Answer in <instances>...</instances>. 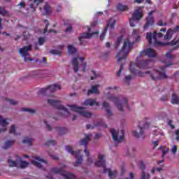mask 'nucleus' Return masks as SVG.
Returning <instances> with one entry per match:
<instances>
[{
	"label": "nucleus",
	"instance_id": "nucleus-49",
	"mask_svg": "<svg viewBox=\"0 0 179 179\" xmlns=\"http://www.w3.org/2000/svg\"><path fill=\"white\" fill-rule=\"evenodd\" d=\"M94 127H103L104 128H107V124H104V122L101 121L97 124H94Z\"/></svg>",
	"mask_w": 179,
	"mask_h": 179
},
{
	"label": "nucleus",
	"instance_id": "nucleus-6",
	"mask_svg": "<svg viewBox=\"0 0 179 179\" xmlns=\"http://www.w3.org/2000/svg\"><path fill=\"white\" fill-rule=\"evenodd\" d=\"M65 149L66 151L68 152V153H70V155L76 157V161L74 163L75 167L80 166L81 163H83V157L82 156V155H80V152L82 151L80 150H78V151H73V148H72V146L71 145H66Z\"/></svg>",
	"mask_w": 179,
	"mask_h": 179
},
{
	"label": "nucleus",
	"instance_id": "nucleus-16",
	"mask_svg": "<svg viewBox=\"0 0 179 179\" xmlns=\"http://www.w3.org/2000/svg\"><path fill=\"white\" fill-rule=\"evenodd\" d=\"M31 162L34 164V166H36V167H38V169H41V167H43V163L46 164L47 161L41 159L38 156H35L32 157Z\"/></svg>",
	"mask_w": 179,
	"mask_h": 179
},
{
	"label": "nucleus",
	"instance_id": "nucleus-53",
	"mask_svg": "<svg viewBox=\"0 0 179 179\" xmlns=\"http://www.w3.org/2000/svg\"><path fill=\"white\" fill-rule=\"evenodd\" d=\"M36 62H38V64H46L47 63V60L45 59V57H43L42 61L40 60V59H38L36 60Z\"/></svg>",
	"mask_w": 179,
	"mask_h": 179
},
{
	"label": "nucleus",
	"instance_id": "nucleus-23",
	"mask_svg": "<svg viewBox=\"0 0 179 179\" xmlns=\"http://www.w3.org/2000/svg\"><path fill=\"white\" fill-rule=\"evenodd\" d=\"M99 32H94L93 34L87 33V32H84L81 34V36L79 37V41L80 43L83 41V40L86 38H92V36L93 34H97Z\"/></svg>",
	"mask_w": 179,
	"mask_h": 179
},
{
	"label": "nucleus",
	"instance_id": "nucleus-10",
	"mask_svg": "<svg viewBox=\"0 0 179 179\" xmlns=\"http://www.w3.org/2000/svg\"><path fill=\"white\" fill-rule=\"evenodd\" d=\"M110 132L112 135V138L115 142V146H117V143H120V142H122V139H124V130H121L120 131L115 129H110Z\"/></svg>",
	"mask_w": 179,
	"mask_h": 179
},
{
	"label": "nucleus",
	"instance_id": "nucleus-25",
	"mask_svg": "<svg viewBox=\"0 0 179 179\" xmlns=\"http://www.w3.org/2000/svg\"><path fill=\"white\" fill-rule=\"evenodd\" d=\"M72 65L73 66L74 72L77 73L79 71V62H78V58L74 57L71 60Z\"/></svg>",
	"mask_w": 179,
	"mask_h": 179
},
{
	"label": "nucleus",
	"instance_id": "nucleus-54",
	"mask_svg": "<svg viewBox=\"0 0 179 179\" xmlns=\"http://www.w3.org/2000/svg\"><path fill=\"white\" fill-rule=\"evenodd\" d=\"M45 43V39L44 38H38V44L39 45H43Z\"/></svg>",
	"mask_w": 179,
	"mask_h": 179
},
{
	"label": "nucleus",
	"instance_id": "nucleus-55",
	"mask_svg": "<svg viewBox=\"0 0 179 179\" xmlns=\"http://www.w3.org/2000/svg\"><path fill=\"white\" fill-rule=\"evenodd\" d=\"M167 24H169V23L167 22H164L162 20H159L158 22V26H161V27H163V26H167Z\"/></svg>",
	"mask_w": 179,
	"mask_h": 179
},
{
	"label": "nucleus",
	"instance_id": "nucleus-43",
	"mask_svg": "<svg viewBox=\"0 0 179 179\" xmlns=\"http://www.w3.org/2000/svg\"><path fill=\"white\" fill-rule=\"evenodd\" d=\"M0 15H2V16H9V14L8 13V11L5 10V8L0 6Z\"/></svg>",
	"mask_w": 179,
	"mask_h": 179
},
{
	"label": "nucleus",
	"instance_id": "nucleus-12",
	"mask_svg": "<svg viewBox=\"0 0 179 179\" xmlns=\"http://www.w3.org/2000/svg\"><path fill=\"white\" fill-rule=\"evenodd\" d=\"M163 36V34L162 33H153L152 34V33H147V36H146V38L149 43V44H152V38H153V41H154V44L155 45H163V44H162L161 42H159L157 41V38H160V37H162Z\"/></svg>",
	"mask_w": 179,
	"mask_h": 179
},
{
	"label": "nucleus",
	"instance_id": "nucleus-36",
	"mask_svg": "<svg viewBox=\"0 0 179 179\" xmlns=\"http://www.w3.org/2000/svg\"><path fill=\"white\" fill-rule=\"evenodd\" d=\"M150 174L145 172V169H143L141 179H150Z\"/></svg>",
	"mask_w": 179,
	"mask_h": 179
},
{
	"label": "nucleus",
	"instance_id": "nucleus-13",
	"mask_svg": "<svg viewBox=\"0 0 179 179\" xmlns=\"http://www.w3.org/2000/svg\"><path fill=\"white\" fill-rule=\"evenodd\" d=\"M30 51H31V45L24 46L19 49V52L20 55L23 57L24 61H25V62H27V61H33V59H30V57L29 56V52H30Z\"/></svg>",
	"mask_w": 179,
	"mask_h": 179
},
{
	"label": "nucleus",
	"instance_id": "nucleus-2",
	"mask_svg": "<svg viewBox=\"0 0 179 179\" xmlns=\"http://www.w3.org/2000/svg\"><path fill=\"white\" fill-rule=\"evenodd\" d=\"M107 100L114 103L119 111H124V107H128V99L125 96H115L113 94H109L106 96Z\"/></svg>",
	"mask_w": 179,
	"mask_h": 179
},
{
	"label": "nucleus",
	"instance_id": "nucleus-24",
	"mask_svg": "<svg viewBox=\"0 0 179 179\" xmlns=\"http://www.w3.org/2000/svg\"><path fill=\"white\" fill-rule=\"evenodd\" d=\"M143 54H145V55H147V57H156V52L155 51V50L152 48L146 49L143 50Z\"/></svg>",
	"mask_w": 179,
	"mask_h": 179
},
{
	"label": "nucleus",
	"instance_id": "nucleus-26",
	"mask_svg": "<svg viewBox=\"0 0 179 179\" xmlns=\"http://www.w3.org/2000/svg\"><path fill=\"white\" fill-rule=\"evenodd\" d=\"M83 106H99V103L93 99H90L84 101Z\"/></svg>",
	"mask_w": 179,
	"mask_h": 179
},
{
	"label": "nucleus",
	"instance_id": "nucleus-37",
	"mask_svg": "<svg viewBox=\"0 0 179 179\" xmlns=\"http://www.w3.org/2000/svg\"><path fill=\"white\" fill-rule=\"evenodd\" d=\"M170 45H176L177 47L173 48V50H177L179 47V38L178 39H174L173 41L169 43Z\"/></svg>",
	"mask_w": 179,
	"mask_h": 179
},
{
	"label": "nucleus",
	"instance_id": "nucleus-59",
	"mask_svg": "<svg viewBox=\"0 0 179 179\" xmlns=\"http://www.w3.org/2000/svg\"><path fill=\"white\" fill-rule=\"evenodd\" d=\"M122 69H124V66H122V64H121L120 69L117 73V76H121V73L122 72Z\"/></svg>",
	"mask_w": 179,
	"mask_h": 179
},
{
	"label": "nucleus",
	"instance_id": "nucleus-18",
	"mask_svg": "<svg viewBox=\"0 0 179 179\" xmlns=\"http://www.w3.org/2000/svg\"><path fill=\"white\" fill-rule=\"evenodd\" d=\"M132 135L134 138H145L146 136L145 134V127H138L136 130L133 131Z\"/></svg>",
	"mask_w": 179,
	"mask_h": 179
},
{
	"label": "nucleus",
	"instance_id": "nucleus-27",
	"mask_svg": "<svg viewBox=\"0 0 179 179\" xmlns=\"http://www.w3.org/2000/svg\"><path fill=\"white\" fill-rule=\"evenodd\" d=\"M16 129H17V126H16V124H12L9 131L10 134L14 135V136H17L20 135V133L17 132Z\"/></svg>",
	"mask_w": 179,
	"mask_h": 179
},
{
	"label": "nucleus",
	"instance_id": "nucleus-11",
	"mask_svg": "<svg viewBox=\"0 0 179 179\" xmlns=\"http://www.w3.org/2000/svg\"><path fill=\"white\" fill-rule=\"evenodd\" d=\"M61 90L62 87L61 85L59 84H54L53 85H49L46 88H41L38 94H47V96H50L48 93H55V90Z\"/></svg>",
	"mask_w": 179,
	"mask_h": 179
},
{
	"label": "nucleus",
	"instance_id": "nucleus-57",
	"mask_svg": "<svg viewBox=\"0 0 179 179\" xmlns=\"http://www.w3.org/2000/svg\"><path fill=\"white\" fill-rule=\"evenodd\" d=\"M125 179H136V178H135V176H134V173L131 172L129 174V177H126Z\"/></svg>",
	"mask_w": 179,
	"mask_h": 179
},
{
	"label": "nucleus",
	"instance_id": "nucleus-48",
	"mask_svg": "<svg viewBox=\"0 0 179 179\" xmlns=\"http://www.w3.org/2000/svg\"><path fill=\"white\" fill-rule=\"evenodd\" d=\"M56 142L54 140H50L48 141L45 143L46 146H54L55 145H56Z\"/></svg>",
	"mask_w": 179,
	"mask_h": 179
},
{
	"label": "nucleus",
	"instance_id": "nucleus-47",
	"mask_svg": "<svg viewBox=\"0 0 179 179\" xmlns=\"http://www.w3.org/2000/svg\"><path fill=\"white\" fill-rule=\"evenodd\" d=\"M50 54H53L54 55H61V54H62V52L58 50H50Z\"/></svg>",
	"mask_w": 179,
	"mask_h": 179
},
{
	"label": "nucleus",
	"instance_id": "nucleus-63",
	"mask_svg": "<svg viewBox=\"0 0 179 179\" xmlns=\"http://www.w3.org/2000/svg\"><path fill=\"white\" fill-rule=\"evenodd\" d=\"M87 162L89 164H92V163H93V158L88 157Z\"/></svg>",
	"mask_w": 179,
	"mask_h": 179
},
{
	"label": "nucleus",
	"instance_id": "nucleus-33",
	"mask_svg": "<svg viewBox=\"0 0 179 179\" xmlns=\"http://www.w3.org/2000/svg\"><path fill=\"white\" fill-rule=\"evenodd\" d=\"M3 101L9 103L10 106H17V104H19V102L17 101L15 99H10L9 98H4Z\"/></svg>",
	"mask_w": 179,
	"mask_h": 179
},
{
	"label": "nucleus",
	"instance_id": "nucleus-3",
	"mask_svg": "<svg viewBox=\"0 0 179 179\" xmlns=\"http://www.w3.org/2000/svg\"><path fill=\"white\" fill-rule=\"evenodd\" d=\"M173 65V64H167L166 63L165 66L160 67L159 69H154L152 72L147 71L143 74H141V76H145V75L149 73L151 79L152 80H159V79H167V75L166 74V68L167 66H170Z\"/></svg>",
	"mask_w": 179,
	"mask_h": 179
},
{
	"label": "nucleus",
	"instance_id": "nucleus-62",
	"mask_svg": "<svg viewBox=\"0 0 179 179\" xmlns=\"http://www.w3.org/2000/svg\"><path fill=\"white\" fill-rule=\"evenodd\" d=\"M34 3H36V6H38V3L43 2V0H34Z\"/></svg>",
	"mask_w": 179,
	"mask_h": 179
},
{
	"label": "nucleus",
	"instance_id": "nucleus-7",
	"mask_svg": "<svg viewBox=\"0 0 179 179\" xmlns=\"http://www.w3.org/2000/svg\"><path fill=\"white\" fill-rule=\"evenodd\" d=\"M48 103L50 106H53L54 107L59 108L61 111L60 113L62 114V117H69V115H71L68 109H66L64 106L60 105L61 102L55 99H48Z\"/></svg>",
	"mask_w": 179,
	"mask_h": 179
},
{
	"label": "nucleus",
	"instance_id": "nucleus-28",
	"mask_svg": "<svg viewBox=\"0 0 179 179\" xmlns=\"http://www.w3.org/2000/svg\"><path fill=\"white\" fill-rule=\"evenodd\" d=\"M15 144V140H8L4 143L3 149H9Z\"/></svg>",
	"mask_w": 179,
	"mask_h": 179
},
{
	"label": "nucleus",
	"instance_id": "nucleus-50",
	"mask_svg": "<svg viewBox=\"0 0 179 179\" xmlns=\"http://www.w3.org/2000/svg\"><path fill=\"white\" fill-rule=\"evenodd\" d=\"M162 153H163V155H162V157H164L166 156V155H167V153H169V148H162Z\"/></svg>",
	"mask_w": 179,
	"mask_h": 179
},
{
	"label": "nucleus",
	"instance_id": "nucleus-34",
	"mask_svg": "<svg viewBox=\"0 0 179 179\" xmlns=\"http://www.w3.org/2000/svg\"><path fill=\"white\" fill-rule=\"evenodd\" d=\"M172 104H178L179 105V97L176 94H172Z\"/></svg>",
	"mask_w": 179,
	"mask_h": 179
},
{
	"label": "nucleus",
	"instance_id": "nucleus-9",
	"mask_svg": "<svg viewBox=\"0 0 179 179\" xmlns=\"http://www.w3.org/2000/svg\"><path fill=\"white\" fill-rule=\"evenodd\" d=\"M142 8H139L134 10V13L132 14V18L129 19V23L131 27H135V25L142 17H143V14L142 13Z\"/></svg>",
	"mask_w": 179,
	"mask_h": 179
},
{
	"label": "nucleus",
	"instance_id": "nucleus-22",
	"mask_svg": "<svg viewBox=\"0 0 179 179\" xmlns=\"http://www.w3.org/2000/svg\"><path fill=\"white\" fill-rule=\"evenodd\" d=\"M102 106L103 108H105L106 113H107V117H108V118H110V117H113V115H114V113H113V111L111 110V106H110V103L106 102V101H103L102 103Z\"/></svg>",
	"mask_w": 179,
	"mask_h": 179
},
{
	"label": "nucleus",
	"instance_id": "nucleus-40",
	"mask_svg": "<svg viewBox=\"0 0 179 179\" xmlns=\"http://www.w3.org/2000/svg\"><path fill=\"white\" fill-rule=\"evenodd\" d=\"M20 164H19V166L20 167V169H26V167H27V166H29V162H26V161H20Z\"/></svg>",
	"mask_w": 179,
	"mask_h": 179
},
{
	"label": "nucleus",
	"instance_id": "nucleus-20",
	"mask_svg": "<svg viewBox=\"0 0 179 179\" xmlns=\"http://www.w3.org/2000/svg\"><path fill=\"white\" fill-rule=\"evenodd\" d=\"M136 66L140 69H148V68H150V61L141 60L136 63Z\"/></svg>",
	"mask_w": 179,
	"mask_h": 179
},
{
	"label": "nucleus",
	"instance_id": "nucleus-21",
	"mask_svg": "<svg viewBox=\"0 0 179 179\" xmlns=\"http://www.w3.org/2000/svg\"><path fill=\"white\" fill-rule=\"evenodd\" d=\"M179 30V26H176L174 29H169L167 32L166 34L164 36V39L165 40H170V38H171V37H173V34L174 33H177V31H178Z\"/></svg>",
	"mask_w": 179,
	"mask_h": 179
},
{
	"label": "nucleus",
	"instance_id": "nucleus-4",
	"mask_svg": "<svg viewBox=\"0 0 179 179\" xmlns=\"http://www.w3.org/2000/svg\"><path fill=\"white\" fill-rule=\"evenodd\" d=\"M99 160L95 162V166L97 167H103V173H108L110 179L115 178L117 177V171H111L110 169L106 168V157L103 155L99 154Z\"/></svg>",
	"mask_w": 179,
	"mask_h": 179
},
{
	"label": "nucleus",
	"instance_id": "nucleus-61",
	"mask_svg": "<svg viewBox=\"0 0 179 179\" xmlns=\"http://www.w3.org/2000/svg\"><path fill=\"white\" fill-rule=\"evenodd\" d=\"M71 31H72V25H69V27L66 29V33H71Z\"/></svg>",
	"mask_w": 179,
	"mask_h": 179
},
{
	"label": "nucleus",
	"instance_id": "nucleus-56",
	"mask_svg": "<svg viewBox=\"0 0 179 179\" xmlns=\"http://www.w3.org/2000/svg\"><path fill=\"white\" fill-rule=\"evenodd\" d=\"M174 55H171V53H166V57L168 58L169 59H173L174 58Z\"/></svg>",
	"mask_w": 179,
	"mask_h": 179
},
{
	"label": "nucleus",
	"instance_id": "nucleus-31",
	"mask_svg": "<svg viewBox=\"0 0 179 179\" xmlns=\"http://www.w3.org/2000/svg\"><path fill=\"white\" fill-rule=\"evenodd\" d=\"M97 87H99V85H93L92 87V88L88 90L87 96H89V94H96L99 93Z\"/></svg>",
	"mask_w": 179,
	"mask_h": 179
},
{
	"label": "nucleus",
	"instance_id": "nucleus-32",
	"mask_svg": "<svg viewBox=\"0 0 179 179\" xmlns=\"http://www.w3.org/2000/svg\"><path fill=\"white\" fill-rule=\"evenodd\" d=\"M56 131L58 132L59 135H64V134H66L68 132V130L65 127H57Z\"/></svg>",
	"mask_w": 179,
	"mask_h": 179
},
{
	"label": "nucleus",
	"instance_id": "nucleus-17",
	"mask_svg": "<svg viewBox=\"0 0 179 179\" xmlns=\"http://www.w3.org/2000/svg\"><path fill=\"white\" fill-rule=\"evenodd\" d=\"M115 19H110L107 24V27L105 28L104 31L100 35V40H104V37H106V33H107V30H108V27L110 29H114V26H115Z\"/></svg>",
	"mask_w": 179,
	"mask_h": 179
},
{
	"label": "nucleus",
	"instance_id": "nucleus-42",
	"mask_svg": "<svg viewBox=\"0 0 179 179\" xmlns=\"http://www.w3.org/2000/svg\"><path fill=\"white\" fill-rule=\"evenodd\" d=\"M22 111H26L27 113H29V114L36 113V110L31 109L30 108H22Z\"/></svg>",
	"mask_w": 179,
	"mask_h": 179
},
{
	"label": "nucleus",
	"instance_id": "nucleus-14",
	"mask_svg": "<svg viewBox=\"0 0 179 179\" xmlns=\"http://www.w3.org/2000/svg\"><path fill=\"white\" fill-rule=\"evenodd\" d=\"M90 138H92V134L85 135V137L80 141V145L81 146H85L84 152L85 153V156H87V157H90V152H89V150L86 148V145L89 143Z\"/></svg>",
	"mask_w": 179,
	"mask_h": 179
},
{
	"label": "nucleus",
	"instance_id": "nucleus-19",
	"mask_svg": "<svg viewBox=\"0 0 179 179\" xmlns=\"http://www.w3.org/2000/svg\"><path fill=\"white\" fill-rule=\"evenodd\" d=\"M155 13V10H152L148 13V17L146 18L147 22L144 26V30H147L150 26H152L155 23V18L152 16Z\"/></svg>",
	"mask_w": 179,
	"mask_h": 179
},
{
	"label": "nucleus",
	"instance_id": "nucleus-60",
	"mask_svg": "<svg viewBox=\"0 0 179 179\" xmlns=\"http://www.w3.org/2000/svg\"><path fill=\"white\" fill-rule=\"evenodd\" d=\"M81 66L83 68V72H86V63L83 62Z\"/></svg>",
	"mask_w": 179,
	"mask_h": 179
},
{
	"label": "nucleus",
	"instance_id": "nucleus-58",
	"mask_svg": "<svg viewBox=\"0 0 179 179\" xmlns=\"http://www.w3.org/2000/svg\"><path fill=\"white\" fill-rule=\"evenodd\" d=\"M171 152L172 153H173V155H176L177 153V145H173Z\"/></svg>",
	"mask_w": 179,
	"mask_h": 179
},
{
	"label": "nucleus",
	"instance_id": "nucleus-41",
	"mask_svg": "<svg viewBox=\"0 0 179 179\" xmlns=\"http://www.w3.org/2000/svg\"><path fill=\"white\" fill-rule=\"evenodd\" d=\"M154 132V135H156V136H159V135H164L163 132H162V130L157 129V127H154V129H152Z\"/></svg>",
	"mask_w": 179,
	"mask_h": 179
},
{
	"label": "nucleus",
	"instance_id": "nucleus-38",
	"mask_svg": "<svg viewBox=\"0 0 179 179\" xmlns=\"http://www.w3.org/2000/svg\"><path fill=\"white\" fill-rule=\"evenodd\" d=\"M122 38H123L122 35L120 36L119 38H117L116 43L115 45V50H118V47H120V45L122 41Z\"/></svg>",
	"mask_w": 179,
	"mask_h": 179
},
{
	"label": "nucleus",
	"instance_id": "nucleus-51",
	"mask_svg": "<svg viewBox=\"0 0 179 179\" xmlns=\"http://www.w3.org/2000/svg\"><path fill=\"white\" fill-rule=\"evenodd\" d=\"M44 124H45L46 125V129L48 131H52V127H51V125H50V124H48V122L46 120L43 121Z\"/></svg>",
	"mask_w": 179,
	"mask_h": 179
},
{
	"label": "nucleus",
	"instance_id": "nucleus-64",
	"mask_svg": "<svg viewBox=\"0 0 179 179\" xmlns=\"http://www.w3.org/2000/svg\"><path fill=\"white\" fill-rule=\"evenodd\" d=\"M94 128V126L92 124H87V129H93Z\"/></svg>",
	"mask_w": 179,
	"mask_h": 179
},
{
	"label": "nucleus",
	"instance_id": "nucleus-35",
	"mask_svg": "<svg viewBox=\"0 0 179 179\" xmlns=\"http://www.w3.org/2000/svg\"><path fill=\"white\" fill-rule=\"evenodd\" d=\"M117 10H120L121 12H124V10H128V6L119 3L117 6Z\"/></svg>",
	"mask_w": 179,
	"mask_h": 179
},
{
	"label": "nucleus",
	"instance_id": "nucleus-52",
	"mask_svg": "<svg viewBox=\"0 0 179 179\" xmlns=\"http://www.w3.org/2000/svg\"><path fill=\"white\" fill-rule=\"evenodd\" d=\"M131 79H132L131 76H127L125 77L124 83H126V85H129V81L131 80Z\"/></svg>",
	"mask_w": 179,
	"mask_h": 179
},
{
	"label": "nucleus",
	"instance_id": "nucleus-39",
	"mask_svg": "<svg viewBox=\"0 0 179 179\" xmlns=\"http://www.w3.org/2000/svg\"><path fill=\"white\" fill-rule=\"evenodd\" d=\"M68 52L69 54H75V52H76V48H75V47H73V45H69L68 46Z\"/></svg>",
	"mask_w": 179,
	"mask_h": 179
},
{
	"label": "nucleus",
	"instance_id": "nucleus-15",
	"mask_svg": "<svg viewBox=\"0 0 179 179\" xmlns=\"http://www.w3.org/2000/svg\"><path fill=\"white\" fill-rule=\"evenodd\" d=\"M8 125H9V119L3 118L0 115V134L8 131Z\"/></svg>",
	"mask_w": 179,
	"mask_h": 179
},
{
	"label": "nucleus",
	"instance_id": "nucleus-29",
	"mask_svg": "<svg viewBox=\"0 0 179 179\" xmlns=\"http://www.w3.org/2000/svg\"><path fill=\"white\" fill-rule=\"evenodd\" d=\"M8 166L10 167H19L20 162L18 160L15 161L12 159L8 160Z\"/></svg>",
	"mask_w": 179,
	"mask_h": 179
},
{
	"label": "nucleus",
	"instance_id": "nucleus-30",
	"mask_svg": "<svg viewBox=\"0 0 179 179\" xmlns=\"http://www.w3.org/2000/svg\"><path fill=\"white\" fill-rule=\"evenodd\" d=\"M33 142H34V139L29 137H24L22 139V143H26L29 146H31V145H33Z\"/></svg>",
	"mask_w": 179,
	"mask_h": 179
},
{
	"label": "nucleus",
	"instance_id": "nucleus-44",
	"mask_svg": "<svg viewBox=\"0 0 179 179\" xmlns=\"http://www.w3.org/2000/svg\"><path fill=\"white\" fill-rule=\"evenodd\" d=\"M133 36L134 37H136V41L141 38V36H139V31L138 29H135L133 31Z\"/></svg>",
	"mask_w": 179,
	"mask_h": 179
},
{
	"label": "nucleus",
	"instance_id": "nucleus-5",
	"mask_svg": "<svg viewBox=\"0 0 179 179\" xmlns=\"http://www.w3.org/2000/svg\"><path fill=\"white\" fill-rule=\"evenodd\" d=\"M66 167V165L62 164L60 167H54L50 169V173L54 174H60L65 179H76L75 175L72 174L71 172H68L64 169Z\"/></svg>",
	"mask_w": 179,
	"mask_h": 179
},
{
	"label": "nucleus",
	"instance_id": "nucleus-45",
	"mask_svg": "<svg viewBox=\"0 0 179 179\" xmlns=\"http://www.w3.org/2000/svg\"><path fill=\"white\" fill-rule=\"evenodd\" d=\"M48 153L51 159H52L53 160H55L56 162H58V160H59V157H58V155H52L50 151H48Z\"/></svg>",
	"mask_w": 179,
	"mask_h": 179
},
{
	"label": "nucleus",
	"instance_id": "nucleus-8",
	"mask_svg": "<svg viewBox=\"0 0 179 179\" xmlns=\"http://www.w3.org/2000/svg\"><path fill=\"white\" fill-rule=\"evenodd\" d=\"M68 107H69L71 111L78 113V114H80L81 117H85V118H90L92 117V113L86 111V110L83 107H79L75 104L68 105Z\"/></svg>",
	"mask_w": 179,
	"mask_h": 179
},
{
	"label": "nucleus",
	"instance_id": "nucleus-46",
	"mask_svg": "<svg viewBox=\"0 0 179 179\" xmlns=\"http://www.w3.org/2000/svg\"><path fill=\"white\" fill-rule=\"evenodd\" d=\"M44 10L45 12V13H51V8L50 7V6L48 3H45V6H44Z\"/></svg>",
	"mask_w": 179,
	"mask_h": 179
},
{
	"label": "nucleus",
	"instance_id": "nucleus-1",
	"mask_svg": "<svg viewBox=\"0 0 179 179\" xmlns=\"http://www.w3.org/2000/svg\"><path fill=\"white\" fill-rule=\"evenodd\" d=\"M131 48H134V41H131V38H127L124 41L122 49L116 55L118 64L125 62L127 56L129 53V51H131Z\"/></svg>",
	"mask_w": 179,
	"mask_h": 179
}]
</instances>
